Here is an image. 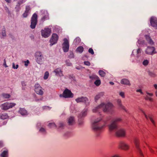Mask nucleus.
Masks as SVG:
<instances>
[{
	"label": "nucleus",
	"mask_w": 157,
	"mask_h": 157,
	"mask_svg": "<svg viewBox=\"0 0 157 157\" xmlns=\"http://www.w3.org/2000/svg\"><path fill=\"white\" fill-rule=\"evenodd\" d=\"M111 119V116L107 117L106 121H103L101 117L96 118L93 119L91 121V128L92 130L96 133L97 136L99 135L101 131L107 123V121Z\"/></svg>",
	"instance_id": "nucleus-1"
},
{
	"label": "nucleus",
	"mask_w": 157,
	"mask_h": 157,
	"mask_svg": "<svg viewBox=\"0 0 157 157\" xmlns=\"http://www.w3.org/2000/svg\"><path fill=\"white\" fill-rule=\"evenodd\" d=\"M113 105L111 103H105L103 102L95 107L93 109L92 111L94 113H97L99 112L100 110L102 109L104 112L112 113L113 112Z\"/></svg>",
	"instance_id": "nucleus-2"
},
{
	"label": "nucleus",
	"mask_w": 157,
	"mask_h": 157,
	"mask_svg": "<svg viewBox=\"0 0 157 157\" xmlns=\"http://www.w3.org/2000/svg\"><path fill=\"white\" fill-rule=\"evenodd\" d=\"M121 120L122 119L120 117H116L113 119L108 125L109 130L112 132L114 130L117 129L118 127L117 123L121 121Z\"/></svg>",
	"instance_id": "nucleus-3"
},
{
	"label": "nucleus",
	"mask_w": 157,
	"mask_h": 157,
	"mask_svg": "<svg viewBox=\"0 0 157 157\" xmlns=\"http://www.w3.org/2000/svg\"><path fill=\"white\" fill-rule=\"evenodd\" d=\"M35 56L37 63L40 64H42L44 59L42 52H36Z\"/></svg>",
	"instance_id": "nucleus-4"
},
{
	"label": "nucleus",
	"mask_w": 157,
	"mask_h": 157,
	"mask_svg": "<svg viewBox=\"0 0 157 157\" xmlns=\"http://www.w3.org/2000/svg\"><path fill=\"white\" fill-rule=\"evenodd\" d=\"M16 105V104L13 103H5L0 105V107L3 110H6L12 108Z\"/></svg>",
	"instance_id": "nucleus-5"
},
{
	"label": "nucleus",
	"mask_w": 157,
	"mask_h": 157,
	"mask_svg": "<svg viewBox=\"0 0 157 157\" xmlns=\"http://www.w3.org/2000/svg\"><path fill=\"white\" fill-rule=\"evenodd\" d=\"M75 100L77 103H83L86 106L89 105L90 103L88 98L86 97L82 96L78 97Z\"/></svg>",
	"instance_id": "nucleus-6"
},
{
	"label": "nucleus",
	"mask_w": 157,
	"mask_h": 157,
	"mask_svg": "<svg viewBox=\"0 0 157 157\" xmlns=\"http://www.w3.org/2000/svg\"><path fill=\"white\" fill-rule=\"evenodd\" d=\"M59 96L60 97H63L65 98H71L73 97V95L70 90L66 88L63 91V94H60Z\"/></svg>",
	"instance_id": "nucleus-7"
},
{
	"label": "nucleus",
	"mask_w": 157,
	"mask_h": 157,
	"mask_svg": "<svg viewBox=\"0 0 157 157\" xmlns=\"http://www.w3.org/2000/svg\"><path fill=\"white\" fill-rule=\"evenodd\" d=\"M145 52L148 55L152 56L156 53V49L155 47L153 46H147L145 49Z\"/></svg>",
	"instance_id": "nucleus-8"
},
{
	"label": "nucleus",
	"mask_w": 157,
	"mask_h": 157,
	"mask_svg": "<svg viewBox=\"0 0 157 157\" xmlns=\"http://www.w3.org/2000/svg\"><path fill=\"white\" fill-rule=\"evenodd\" d=\"M37 15L36 13L33 14L31 18V23L30 27L32 29L35 28L37 23Z\"/></svg>",
	"instance_id": "nucleus-9"
},
{
	"label": "nucleus",
	"mask_w": 157,
	"mask_h": 157,
	"mask_svg": "<svg viewBox=\"0 0 157 157\" xmlns=\"http://www.w3.org/2000/svg\"><path fill=\"white\" fill-rule=\"evenodd\" d=\"M134 142L136 149V151L138 153L141 157H143V154L139 147V141L136 138H135L134 140Z\"/></svg>",
	"instance_id": "nucleus-10"
},
{
	"label": "nucleus",
	"mask_w": 157,
	"mask_h": 157,
	"mask_svg": "<svg viewBox=\"0 0 157 157\" xmlns=\"http://www.w3.org/2000/svg\"><path fill=\"white\" fill-rule=\"evenodd\" d=\"M113 131H115V135L118 137H124L125 135V130L121 128H119L117 127V128L114 130Z\"/></svg>",
	"instance_id": "nucleus-11"
},
{
	"label": "nucleus",
	"mask_w": 157,
	"mask_h": 157,
	"mask_svg": "<svg viewBox=\"0 0 157 157\" xmlns=\"http://www.w3.org/2000/svg\"><path fill=\"white\" fill-rule=\"evenodd\" d=\"M51 33V30L50 29L45 28L44 29L41 30L42 36L44 38L48 37Z\"/></svg>",
	"instance_id": "nucleus-12"
},
{
	"label": "nucleus",
	"mask_w": 157,
	"mask_h": 157,
	"mask_svg": "<svg viewBox=\"0 0 157 157\" xmlns=\"http://www.w3.org/2000/svg\"><path fill=\"white\" fill-rule=\"evenodd\" d=\"M64 42L62 44L63 49L64 52H67L69 49V45L68 40L67 38L63 39Z\"/></svg>",
	"instance_id": "nucleus-13"
},
{
	"label": "nucleus",
	"mask_w": 157,
	"mask_h": 157,
	"mask_svg": "<svg viewBox=\"0 0 157 157\" xmlns=\"http://www.w3.org/2000/svg\"><path fill=\"white\" fill-rule=\"evenodd\" d=\"M58 39V36L56 34H52L51 38L50 40V46H52L57 43Z\"/></svg>",
	"instance_id": "nucleus-14"
},
{
	"label": "nucleus",
	"mask_w": 157,
	"mask_h": 157,
	"mask_svg": "<svg viewBox=\"0 0 157 157\" xmlns=\"http://www.w3.org/2000/svg\"><path fill=\"white\" fill-rule=\"evenodd\" d=\"M35 87V91L36 94L40 95L43 94V91L42 90V88L39 84H36Z\"/></svg>",
	"instance_id": "nucleus-15"
},
{
	"label": "nucleus",
	"mask_w": 157,
	"mask_h": 157,
	"mask_svg": "<svg viewBox=\"0 0 157 157\" xmlns=\"http://www.w3.org/2000/svg\"><path fill=\"white\" fill-rule=\"evenodd\" d=\"M119 148L124 150H127L129 149L128 145L124 142L121 141L118 144Z\"/></svg>",
	"instance_id": "nucleus-16"
},
{
	"label": "nucleus",
	"mask_w": 157,
	"mask_h": 157,
	"mask_svg": "<svg viewBox=\"0 0 157 157\" xmlns=\"http://www.w3.org/2000/svg\"><path fill=\"white\" fill-rule=\"evenodd\" d=\"M151 25L155 29H157V18L154 17H152L150 19Z\"/></svg>",
	"instance_id": "nucleus-17"
},
{
	"label": "nucleus",
	"mask_w": 157,
	"mask_h": 157,
	"mask_svg": "<svg viewBox=\"0 0 157 157\" xmlns=\"http://www.w3.org/2000/svg\"><path fill=\"white\" fill-rule=\"evenodd\" d=\"M54 72L56 73V75L59 76L60 77L63 76V71L60 68H58L55 69L54 71Z\"/></svg>",
	"instance_id": "nucleus-18"
},
{
	"label": "nucleus",
	"mask_w": 157,
	"mask_h": 157,
	"mask_svg": "<svg viewBox=\"0 0 157 157\" xmlns=\"http://www.w3.org/2000/svg\"><path fill=\"white\" fill-rule=\"evenodd\" d=\"M141 111H142V112L143 113V114L144 115L146 118L147 120H148V119L149 118L150 120L151 121V122L153 124V125H155V121L153 120V118H152V117H151V116L149 114L148 115V116H147L145 114V113L144 112V111L143 110H141Z\"/></svg>",
	"instance_id": "nucleus-19"
},
{
	"label": "nucleus",
	"mask_w": 157,
	"mask_h": 157,
	"mask_svg": "<svg viewBox=\"0 0 157 157\" xmlns=\"http://www.w3.org/2000/svg\"><path fill=\"white\" fill-rule=\"evenodd\" d=\"M49 19V14L46 11L44 12V14L43 15V17L41 19V21L44 22L45 21Z\"/></svg>",
	"instance_id": "nucleus-20"
},
{
	"label": "nucleus",
	"mask_w": 157,
	"mask_h": 157,
	"mask_svg": "<svg viewBox=\"0 0 157 157\" xmlns=\"http://www.w3.org/2000/svg\"><path fill=\"white\" fill-rule=\"evenodd\" d=\"M68 123L69 125H72L75 123L74 117H70L68 119Z\"/></svg>",
	"instance_id": "nucleus-21"
},
{
	"label": "nucleus",
	"mask_w": 157,
	"mask_h": 157,
	"mask_svg": "<svg viewBox=\"0 0 157 157\" xmlns=\"http://www.w3.org/2000/svg\"><path fill=\"white\" fill-rule=\"evenodd\" d=\"M87 113V109H85L83 110L82 112L79 114L78 116V117H81L82 118L86 115Z\"/></svg>",
	"instance_id": "nucleus-22"
},
{
	"label": "nucleus",
	"mask_w": 157,
	"mask_h": 157,
	"mask_svg": "<svg viewBox=\"0 0 157 157\" xmlns=\"http://www.w3.org/2000/svg\"><path fill=\"white\" fill-rule=\"evenodd\" d=\"M121 83L122 84L129 86H130L131 85L129 80L126 78L122 79L121 81Z\"/></svg>",
	"instance_id": "nucleus-23"
},
{
	"label": "nucleus",
	"mask_w": 157,
	"mask_h": 157,
	"mask_svg": "<svg viewBox=\"0 0 157 157\" xmlns=\"http://www.w3.org/2000/svg\"><path fill=\"white\" fill-rule=\"evenodd\" d=\"M104 95L103 92H101L98 93L96 95L94 98V100L95 101H98L101 97H102Z\"/></svg>",
	"instance_id": "nucleus-24"
},
{
	"label": "nucleus",
	"mask_w": 157,
	"mask_h": 157,
	"mask_svg": "<svg viewBox=\"0 0 157 157\" xmlns=\"http://www.w3.org/2000/svg\"><path fill=\"white\" fill-rule=\"evenodd\" d=\"M145 37L147 40L148 42V43L149 44L151 45H152L154 44V42L149 36L146 35Z\"/></svg>",
	"instance_id": "nucleus-25"
},
{
	"label": "nucleus",
	"mask_w": 157,
	"mask_h": 157,
	"mask_svg": "<svg viewBox=\"0 0 157 157\" xmlns=\"http://www.w3.org/2000/svg\"><path fill=\"white\" fill-rule=\"evenodd\" d=\"M117 102L118 106L120 108L124 110L125 111L127 112V110L126 109L125 107L122 104L121 101L120 99H118L117 100Z\"/></svg>",
	"instance_id": "nucleus-26"
},
{
	"label": "nucleus",
	"mask_w": 157,
	"mask_h": 157,
	"mask_svg": "<svg viewBox=\"0 0 157 157\" xmlns=\"http://www.w3.org/2000/svg\"><path fill=\"white\" fill-rule=\"evenodd\" d=\"M9 116L7 113H4L0 114V118L2 120H5L8 118Z\"/></svg>",
	"instance_id": "nucleus-27"
},
{
	"label": "nucleus",
	"mask_w": 157,
	"mask_h": 157,
	"mask_svg": "<svg viewBox=\"0 0 157 157\" xmlns=\"http://www.w3.org/2000/svg\"><path fill=\"white\" fill-rule=\"evenodd\" d=\"M19 112L22 115H25L27 114L26 110L24 108H20Z\"/></svg>",
	"instance_id": "nucleus-28"
},
{
	"label": "nucleus",
	"mask_w": 157,
	"mask_h": 157,
	"mask_svg": "<svg viewBox=\"0 0 157 157\" xmlns=\"http://www.w3.org/2000/svg\"><path fill=\"white\" fill-rule=\"evenodd\" d=\"M1 157H8V151H4L1 154Z\"/></svg>",
	"instance_id": "nucleus-29"
},
{
	"label": "nucleus",
	"mask_w": 157,
	"mask_h": 157,
	"mask_svg": "<svg viewBox=\"0 0 157 157\" xmlns=\"http://www.w3.org/2000/svg\"><path fill=\"white\" fill-rule=\"evenodd\" d=\"M23 0H24L20 1L18 2L17 4L16 5V7H15V8L17 9V11L19 10V9H20V5L23 3V2H24L23 1Z\"/></svg>",
	"instance_id": "nucleus-30"
},
{
	"label": "nucleus",
	"mask_w": 157,
	"mask_h": 157,
	"mask_svg": "<svg viewBox=\"0 0 157 157\" xmlns=\"http://www.w3.org/2000/svg\"><path fill=\"white\" fill-rule=\"evenodd\" d=\"M83 50L84 48L82 46H80L77 48L76 51L80 53H82L83 52Z\"/></svg>",
	"instance_id": "nucleus-31"
},
{
	"label": "nucleus",
	"mask_w": 157,
	"mask_h": 157,
	"mask_svg": "<svg viewBox=\"0 0 157 157\" xmlns=\"http://www.w3.org/2000/svg\"><path fill=\"white\" fill-rule=\"evenodd\" d=\"M99 75L101 77H104L105 75V73L103 71L99 70L98 71Z\"/></svg>",
	"instance_id": "nucleus-32"
},
{
	"label": "nucleus",
	"mask_w": 157,
	"mask_h": 157,
	"mask_svg": "<svg viewBox=\"0 0 157 157\" xmlns=\"http://www.w3.org/2000/svg\"><path fill=\"white\" fill-rule=\"evenodd\" d=\"M78 123L79 125H82L83 124V119L81 117H78Z\"/></svg>",
	"instance_id": "nucleus-33"
},
{
	"label": "nucleus",
	"mask_w": 157,
	"mask_h": 157,
	"mask_svg": "<svg viewBox=\"0 0 157 157\" xmlns=\"http://www.w3.org/2000/svg\"><path fill=\"white\" fill-rule=\"evenodd\" d=\"M90 78L91 79H99V77L95 75H92L90 77Z\"/></svg>",
	"instance_id": "nucleus-34"
},
{
	"label": "nucleus",
	"mask_w": 157,
	"mask_h": 157,
	"mask_svg": "<svg viewBox=\"0 0 157 157\" xmlns=\"http://www.w3.org/2000/svg\"><path fill=\"white\" fill-rule=\"evenodd\" d=\"M148 75L151 77H155L156 76V75L154 72L149 71L148 72Z\"/></svg>",
	"instance_id": "nucleus-35"
},
{
	"label": "nucleus",
	"mask_w": 157,
	"mask_h": 157,
	"mask_svg": "<svg viewBox=\"0 0 157 157\" xmlns=\"http://www.w3.org/2000/svg\"><path fill=\"white\" fill-rule=\"evenodd\" d=\"M94 83L96 86H98L101 84V80L99 79H97L94 82Z\"/></svg>",
	"instance_id": "nucleus-36"
},
{
	"label": "nucleus",
	"mask_w": 157,
	"mask_h": 157,
	"mask_svg": "<svg viewBox=\"0 0 157 157\" xmlns=\"http://www.w3.org/2000/svg\"><path fill=\"white\" fill-rule=\"evenodd\" d=\"M2 35L3 37H5L6 36V28L4 27L2 30Z\"/></svg>",
	"instance_id": "nucleus-37"
},
{
	"label": "nucleus",
	"mask_w": 157,
	"mask_h": 157,
	"mask_svg": "<svg viewBox=\"0 0 157 157\" xmlns=\"http://www.w3.org/2000/svg\"><path fill=\"white\" fill-rule=\"evenodd\" d=\"M81 41L80 38L78 37H77L74 40V42L76 44H78Z\"/></svg>",
	"instance_id": "nucleus-38"
},
{
	"label": "nucleus",
	"mask_w": 157,
	"mask_h": 157,
	"mask_svg": "<svg viewBox=\"0 0 157 157\" xmlns=\"http://www.w3.org/2000/svg\"><path fill=\"white\" fill-rule=\"evenodd\" d=\"M58 126L59 128L63 129L64 126V124L63 122H60L58 125Z\"/></svg>",
	"instance_id": "nucleus-39"
},
{
	"label": "nucleus",
	"mask_w": 157,
	"mask_h": 157,
	"mask_svg": "<svg viewBox=\"0 0 157 157\" xmlns=\"http://www.w3.org/2000/svg\"><path fill=\"white\" fill-rule=\"evenodd\" d=\"M149 63V61L147 59L144 60L142 64L144 66H147Z\"/></svg>",
	"instance_id": "nucleus-40"
},
{
	"label": "nucleus",
	"mask_w": 157,
	"mask_h": 157,
	"mask_svg": "<svg viewBox=\"0 0 157 157\" xmlns=\"http://www.w3.org/2000/svg\"><path fill=\"white\" fill-rule=\"evenodd\" d=\"M48 126L50 128H54L56 127V124L54 123H49L48 124Z\"/></svg>",
	"instance_id": "nucleus-41"
},
{
	"label": "nucleus",
	"mask_w": 157,
	"mask_h": 157,
	"mask_svg": "<svg viewBox=\"0 0 157 157\" xmlns=\"http://www.w3.org/2000/svg\"><path fill=\"white\" fill-rule=\"evenodd\" d=\"M49 76V73L48 71H46L44 73V79H47Z\"/></svg>",
	"instance_id": "nucleus-42"
},
{
	"label": "nucleus",
	"mask_w": 157,
	"mask_h": 157,
	"mask_svg": "<svg viewBox=\"0 0 157 157\" xmlns=\"http://www.w3.org/2000/svg\"><path fill=\"white\" fill-rule=\"evenodd\" d=\"M2 95L3 97L5 98H9L10 97V95L7 94H3Z\"/></svg>",
	"instance_id": "nucleus-43"
},
{
	"label": "nucleus",
	"mask_w": 157,
	"mask_h": 157,
	"mask_svg": "<svg viewBox=\"0 0 157 157\" xmlns=\"http://www.w3.org/2000/svg\"><path fill=\"white\" fill-rule=\"evenodd\" d=\"M88 52L89 53H90L92 55H93L94 54L93 49L91 48L89 49L88 50Z\"/></svg>",
	"instance_id": "nucleus-44"
},
{
	"label": "nucleus",
	"mask_w": 157,
	"mask_h": 157,
	"mask_svg": "<svg viewBox=\"0 0 157 157\" xmlns=\"http://www.w3.org/2000/svg\"><path fill=\"white\" fill-rule=\"evenodd\" d=\"M30 10V7L29 6H27L26 7L25 12L28 13L29 11Z\"/></svg>",
	"instance_id": "nucleus-45"
},
{
	"label": "nucleus",
	"mask_w": 157,
	"mask_h": 157,
	"mask_svg": "<svg viewBox=\"0 0 157 157\" xmlns=\"http://www.w3.org/2000/svg\"><path fill=\"white\" fill-rule=\"evenodd\" d=\"M145 98V100H149L150 101H153V100L152 98L149 97L147 96H146Z\"/></svg>",
	"instance_id": "nucleus-46"
},
{
	"label": "nucleus",
	"mask_w": 157,
	"mask_h": 157,
	"mask_svg": "<svg viewBox=\"0 0 157 157\" xmlns=\"http://www.w3.org/2000/svg\"><path fill=\"white\" fill-rule=\"evenodd\" d=\"M84 63L85 65L87 66H90V63L89 61H84Z\"/></svg>",
	"instance_id": "nucleus-47"
},
{
	"label": "nucleus",
	"mask_w": 157,
	"mask_h": 157,
	"mask_svg": "<svg viewBox=\"0 0 157 157\" xmlns=\"http://www.w3.org/2000/svg\"><path fill=\"white\" fill-rule=\"evenodd\" d=\"M14 67V63H12V67L14 69H17L18 67V65L17 64L16 67Z\"/></svg>",
	"instance_id": "nucleus-48"
},
{
	"label": "nucleus",
	"mask_w": 157,
	"mask_h": 157,
	"mask_svg": "<svg viewBox=\"0 0 157 157\" xmlns=\"http://www.w3.org/2000/svg\"><path fill=\"white\" fill-rule=\"evenodd\" d=\"M3 65L5 67H8V66L6 65V61L5 59H4V63H3Z\"/></svg>",
	"instance_id": "nucleus-49"
},
{
	"label": "nucleus",
	"mask_w": 157,
	"mask_h": 157,
	"mask_svg": "<svg viewBox=\"0 0 157 157\" xmlns=\"http://www.w3.org/2000/svg\"><path fill=\"white\" fill-rule=\"evenodd\" d=\"M22 86V89H24V87L26 86V84L25 82L22 81L21 82Z\"/></svg>",
	"instance_id": "nucleus-50"
},
{
	"label": "nucleus",
	"mask_w": 157,
	"mask_h": 157,
	"mask_svg": "<svg viewBox=\"0 0 157 157\" xmlns=\"http://www.w3.org/2000/svg\"><path fill=\"white\" fill-rule=\"evenodd\" d=\"M28 15V13L26 12H25L23 14V16L24 17H26Z\"/></svg>",
	"instance_id": "nucleus-51"
},
{
	"label": "nucleus",
	"mask_w": 157,
	"mask_h": 157,
	"mask_svg": "<svg viewBox=\"0 0 157 157\" xmlns=\"http://www.w3.org/2000/svg\"><path fill=\"white\" fill-rule=\"evenodd\" d=\"M40 131L43 133H45V130L44 128H41L40 129Z\"/></svg>",
	"instance_id": "nucleus-52"
},
{
	"label": "nucleus",
	"mask_w": 157,
	"mask_h": 157,
	"mask_svg": "<svg viewBox=\"0 0 157 157\" xmlns=\"http://www.w3.org/2000/svg\"><path fill=\"white\" fill-rule=\"evenodd\" d=\"M123 98H124V93L123 92H121L119 94Z\"/></svg>",
	"instance_id": "nucleus-53"
},
{
	"label": "nucleus",
	"mask_w": 157,
	"mask_h": 157,
	"mask_svg": "<svg viewBox=\"0 0 157 157\" xmlns=\"http://www.w3.org/2000/svg\"><path fill=\"white\" fill-rule=\"evenodd\" d=\"M110 157H121L119 155L115 154H113Z\"/></svg>",
	"instance_id": "nucleus-54"
},
{
	"label": "nucleus",
	"mask_w": 157,
	"mask_h": 157,
	"mask_svg": "<svg viewBox=\"0 0 157 157\" xmlns=\"http://www.w3.org/2000/svg\"><path fill=\"white\" fill-rule=\"evenodd\" d=\"M67 61H68L67 60L66 62L67 66H71L72 65L71 63L70 62H68Z\"/></svg>",
	"instance_id": "nucleus-55"
},
{
	"label": "nucleus",
	"mask_w": 157,
	"mask_h": 157,
	"mask_svg": "<svg viewBox=\"0 0 157 157\" xmlns=\"http://www.w3.org/2000/svg\"><path fill=\"white\" fill-rule=\"evenodd\" d=\"M141 49L140 48H139L137 50V54H139L140 53H141Z\"/></svg>",
	"instance_id": "nucleus-56"
},
{
	"label": "nucleus",
	"mask_w": 157,
	"mask_h": 157,
	"mask_svg": "<svg viewBox=\"0 0 157 157\" xmlns=\"http://www.w3.org/2000/svg\"><path fill=\"white\" fill-rule=\"evenodd\" d=\"M29 63V60H27L26 62H25V65L27 66L28 65V63Z\"/></svg>",
	"instance_id": "nucleus-57"
},
{
	"label": "nucleus",
	"mask_w": 157,
	"mask_h": 157,
	"mask_svg": "<svg viewBox=\"0 0 157 157\" xmlns=\"http://www.w3.org/2000/svg\"><path fill=\"white\" fill-rule=\"evenodd\" d=\"M146 93L148 95H149L150 96H152L153 95V94L152 93H150L148 92H146Z\"/></svg>",
	"instance_id": "nucleus-58"
},
{
	"label": "nucleus",
	"mask_w": 157,
	"mask_h": 157,
	"mask_svg": "<svg viewBox=\"0 0 157 157\" xmlns=\"http://www.w3.org/2000/svg\"><path fill=\"white\" fill-rule=\"evenodd\" d=\"M141 90V89H138L136 90V91L137 92H140Z\"/></svg>",
	"instance_id": "nucleus-59"
},
{
	"label": "nucleus",
	"mask_w": 157,
	"mask_h": 157,
	"mask_svg": "<svg viewBox=\"0 0 157 157\" xmlns=\"http://www.w3.org/2000/svg\"><path fill=\"white\" fill-rule=\"evenodd\" d=\"M0 146H3V142L2 141H0Z\"/></svg>",
	"instance_id": "nucleus-60"
},
{
	"label": "nucleus",
	"mask_w": 157,
	"mask_h": 157,
	"mask_svg": "<svg viewBox=\"0 0 157 157\" xmlns=\"http://www.w3.org/2000/svg\"><path fill=\"white\" fill-rule=\"evenodd\" d=\"M154 86L155 89H156L157 88V84H154Z\"/></svg>",
	"instance_id": "nucleus-61"
},
{
	"label": "nucleus",
	"mask_w": 157,
	"mask_h": 157,
	"mask_svg": "<svg viewBox=\"0 0 157 157\" xmlns=\"http://www.w3.org/2000/svg\"><path fill=\"white\" fill-rule=\"evenodd\" d=\"M109 83L111 85H113L114 84V82H109Z\"/></svg>",
	"instance_id": "nucleus-62"
},
{
	"label": "nucleus",
	"mask_w": 157,
	"mask_h": 157,
	"mask_svg": "<svg viewBox=\"0 0 157 157\" xmlns=\"http://www.w3.org/2000/svg\"><path fill=\"white\" fill-rule=\"evenodd\" d=\"M44 109H50L49 107H48V106H45L44 107Z\"/></svg>",
	"instance_id": "nucleus-63"
},
{
	"label": "nucleus",
	"mask_w": 157,
	"mask_h": 157,
	"mask_svg": "<svg viewBox=\"0 0 157 157\" xmlns=\"http://www.w3.org/2000/svg\"><path fill=\"white\" fill-rule=\"evenodd\" d=\"M5 1L7 2L10 3V0H5Z\"/></svg>",
	"instance_id": "nucleus-64"
}]
</instances>
